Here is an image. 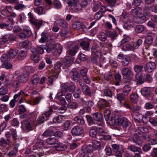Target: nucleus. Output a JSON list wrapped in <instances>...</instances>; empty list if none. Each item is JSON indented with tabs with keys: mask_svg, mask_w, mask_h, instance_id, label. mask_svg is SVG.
Masks as SVG:
<instances>
[{
	"mask_svg": "<svg viewBox=\"0 0 157 157\" xmlns=\"http://www.w3.org/2000/svg\"><path fill=\"white\" fill-rule=\"evenodd\" d=\"M155 67V63L151 62L147 63L145 66L144 68L145 70L148 72H151Z\"/></svg>",
	"mask_w": 157,
	"mask_h": 157,
	"instance_id": "obj_13",
	"label": "nucleus"
},
{
	"mask_svg": "<svg viewBox=\"0 0 157 157\" xmlns=\"http://www.w3.org/2000/svg\"><path fill=\"white\" fill-rule=\"evenodd\" d=\"M131 88L128 85L124 86L122 89L123 93L126 96L128 95L129 92L131 91Z\"/></svg>",
	"mask_w": 157,
	"mask_h": 157,
	"instance_id": "obj_46",
	"label": "nucleus"
},
{
	"mask_svg": "<svg viewBox=\"0 0 157 157\" xmlns=\"http://www.w3.org/2000/svg\"><path fill=\"white\" fill-rule=\"evenodd\" d=\"M18 51L17 49L11 48L8 52V54L10 58H14L17 53H18Z\"/></svg>",
	"mask_w": 157,
	"mask_h": 157,
	"instance_id": "obj_34",
	"label": "nucleus"
},
{
	"mask_svg": "<svg viewBox=\"0 0 157 157\" xmlns=\"http://www.w3.org/2000/svg\"><path fill=\"white\" fill-rule=\"evenodd\" d=\"M113 151L115 153L124 150L121 145H120L117 144H113L112 145Z\"/></svg>",
	"mask_w": 157,
	"mask_h": 157,
	"instance_id": "obj_38",
	"label": "nucleus"
},
{
	"mask_svg": "<svg viewBox=\"0 0 157 157\" xmlns=\"http://www.w3.org/2000/svg\"><path fill=\"white\" fill-rule=\"evenodd\" d=\"M48 113L47 112L43 113L42 115L37 120V123L40 124L44 123L45 121L48 120L50 115L47 116L46 115V113Z\"/></svg>",
	"mask_w": 157,
	"mask_h": 157,
	"instance_id": "obj_16",
	"label": "nucleus"
},
{
	"mask_svg": "<svg viewBox=\"0 0 157 157\" xmlns=\"http://www.w3.org/2000/svg\"><path fill=\"white\" fill-rule=\"evenodd\" d=\"M86 117L89 126L95 124L96 123L94 121V120L91 116L87 115L86 116Z\"/></svg>",
	"mask_w": 157,
	"mask_h": 157,
	"instance_id": "obj_42",
	"label": "nucleus"
},
{
	"mask_svg": "<svg viewBox=\"0 0 157 157\" xmlns=\"http://www.w3.org/2000/svg\"><path fill=\"white\" fill-rule=\"evenodd\" d=\"M111 112L109 110H105L104 112V116L106 121H108L109 119Z\"/></svg>",
	"mask_w": 157,
	"mask_h": 157,
	"instance_id": "obj_57",
	"label": "nucleus"
},
{
	"mask_svg": "<svg viewBox=\"0 0 157 157\" xmlns=\"http://www.w3.org/2000/svg\"><path fill=\"white\" fill-rule=\"evenodd\" d=\"M63 117L59 115L56 117L54 118L53 121L55 123H60L62 122L63 121Z\"/></svg>",
	"mask_w": 157,
	"mask_h": 157,
	"instance_id": "obj_60",
	"label": "nucleus"
},
{
	"mask_svg": "<svg viewBox=\"0 0 157 157\" xmlns=\"http://www.w3.org/2000/svg\"><path fill=\"white\" fill-rule=\"evenodd\" d=\"M73 120L78 124L84 125L85 122L83 118L78 116L75 117L73 119Z\"/></svg>",
	"mask_w": 157,
	"mask_h": 157,
	"instance_id": "obj_27",
	"label": "nucleus"
},
{
	"mask_svg": "<svg viewBox=\"0 0 157 157\" xmlns=\"http://www.w3.org/2000/svg\"><path fill=\"white\" fill-rule=\"evenodd\" d=\"M130 61V57L128 56H125L123 57L121 63L124 66H126L129 64Z\"/></svg>",
	"mask_w": 157,
	"mask_h": 157,
	"instance_id": "obj_23",
	"label": "nucleus"
},
{
	"mask_svg": "<svg viewBox=\"0 0 157 157\" xmlns=\"http://www.w3.org/2000/svg\"><path fill=\"white\" fill-rule=\"evenodd\" d=\"M111 100H106L105 99H101L98 101V105L100 109L105 108L110 105Z\"/></svg>",
	"mask_w": 157,
	"mask_h": 157,
	"instance_id": "obj_8",
	"label": "nucleus"
},
{
	"mask_svg": "<svg viewBox=\"0 0 157 157\" xmlns=\"http://www.w3.org/2000/svg\"><path fill=\"white\" fill-rule=\"evenodd\" d=\"M127 149L128 150H130L133 152H138L139 153L141 152V149L140 147L136 146L134 145H131L128 146Z\"/></svg>",
	"mask_w": 157,
	"mask_h": 157,
	"instance_id": "obj_33",
	"label": "nucleus"
},
{
	"mask_svg": "<svg viewBox=\"0 0 157 157\" xmlns=\"http://www.w3.org/2000/svg\"><path fill=\"white\" fill-rule=\"evenodd\" d=\"M107 33H105L103 32H101L99 34V39L101 41H104L106 40L107 39Z\"/></svg>",
	"mask_w": 157,
	"mask_h": 157,
	"instance_id": "obj_56",
	"label": "nucleus"
},
{
	"mask_svg": "<svg viewBox=\"0 0 157 157\" xmlns=\"http://www.w3.org/2000/svg\"><path fill=\"white\" fill-rule=\"evenodd\" d=\"M122 49L125 51H130L133 50V48L131 44H126L121 45Z\"/></svg>",
	"mask_w": 157,
	"mask_h": 157,
	"instance_id": "obj_40",
	"label": "nucleus"
},
{
	"mask_svg": "<svg viewBox=\"0 0 157 157\" xmlns=\"http://www.w3.org/2000/svg\"><path fill=\"white\" fill-rule=\"evenodd\" d=\"M92 47L91 48L92 54L96 53L98 52L101 53L98 45L95 43L92 44Z\"/></svg>",
	"mask_w": 157,
	"mask_h": 157,
	"instance_id": "obj_24",
	"label": "nucleus"
},
{
	"mask_svg": "<svg viewBox=\"0 0 157 157\" xmlns=\"http://www.w3.org/2000/svg\"><path fill=\"white\" fill-rule=\"evenodd\" d=\"M71 131L72 135L78 136L81 135L83 133V130L82 127L76 126L72 129Z\"/></svg>",
	"mask_w": 157,
	"mask_h": 157,
	"instance_id": "obj_9",
	"label": "nucleus"
},
{
	"mask_svg": "<svg viewBox=\"0 0 157 157\" xmlns=\"http://www.w3.org/2000/svg\"><path fill=\"white\" fill-rule=\"evenodd\" d=\"M151 89L150 88L144 87L141 89V93L144 96L149 95L151 93Z\"/></svg>",
	"mask_w": 157,
	"mask_h": 157,
	"instance_id": "obj_44",
	"label": "nucleus"
},
{
	"mask_svg": "<svg viewBox=\"0 0 157 157\" xmlns=\"http://www.w3.org/2000/svg\"><path fill=\"white\" fill-rule=\"evenodd\" d=\"M44 146V143L41 141H39L36 142L34 145L33 147V150L34 151H37L38 150L41 149V145Z\"/></svg>",
	"mask_w": 157,
	"mask_h": 157,
	"instance_id": "obj_37",
	"label": "nucleus"
},
{
	"mask_svg": "<svg viewBox=\"0 0 157 157\" xmlns=\"http://www.w3.org/2000/svg\"><path fill=\"white\" fill-rule=\"evenodd\" d=\"M142 40L140 39H139L137 41L135 42L133 44V49H137L142 44Z\"/></svg>",
	"mask_w": 157,
	"mask_h": 157,
	"instance_id": "obj_50",
	"label": "nucleus"
},
{
	"mask_svg": "<svg viewBox=\"0 0 157 157\" xmlns=\"http://www.w3.org/2000/svg\"><path fill=\"white\" fill-rule=\"evenodd\" d=\"M121 73L122 76L126 79L132 80L133 78L134 74L131 70L127 67L122 68Z\"/></svg>",
	"mask_w": 157,
	"mask_h": 157,
	"instance_id": "obj_2",
	"label": "nucleus"
},
{
	"mask_svg": "<svg viewBox=\"0 0 157 157\" xmlns=\"http://www.w3.org/2000/svg\"><path fill=\"white\" fill-rule=\"evenodd\" d=\"M141 76H142L144 82L145 81L148 82H151L152 81L153 78L151 75L149 74L142 73Z\"/></svg>",
	"mask_w": 157,
	"mask_h": 157,
	"instance_id": "obj_26",
	"label": "nucleus"
},
{
	"mask_svg": "<svg viewBox=\"0 0 157 157\" xmlns=\"http://www.w3.org/2000/svg\"><path fill=\"white\" fill-rule=\"evenodd\" d=\"M130 98L132 102L136 103L138 101V96L136 94H132L131 95Z\"/></svg>",
	"mask_w": 157,
	"mask_h": 157,
	"instance_id": "obj_62",
	"label": "nucleus"
},
{
	"mask_svg": "<svg viewBox=\"0 0 157 157\" xmlns=\"http://www.w3.org/2000/svg\"><path fill=\"white\" fill-rule=\"evenodd\" d=\"M46 142L50 145H54L58 142V140L55 137H49L46 140Z\"/></svg>",
	"mask_w": 157,
	"mask_h": 157,
	"instance_id": "obj_32",
	"label": "nucleus"
},
{
	"mask_svg": "<svg viewBox=\"0 0 157 157\" xmlns=\"http://www.w3.org/2000/svg\"><path fill=\"white\" fill-rule=\"evenodd\" d=\"M41 35L42 37L39 41L41 43L45 42L49 37L48 33L46 31H44L41 33Z\"/></svg>",
	"mask_w": 157,
	"mask_h": 157,
	"instance_id": "obj_25",
	"label": "nucleus"
},
{
	"mask_svg": "<svg viewBox=\"0 0 157 157\" xmlns=\"http://www.w3.org/2000/svg\"><path fill=\"white\" fill-rule=\"evenodd\" d=\"M9 143V142L3 138H2L0 139V146L1 147H5Z\"/></svg>",
	"mask_w": 157,
	"mask_h": 157,
	"instance_id": "obj_64",
	"label": "nucleus"
},
{
	"mask_svg": "<svg viewBox=\"0 0 157 157\" xmlns=\"http://www.w3.org/2000/svg\"><path fill=\"white\" fill-rule=\"evenodd\" d=\"M132 141L136 145L140 147H141L142 145V142L141 138L136 133H135L132 137Z\"/></svg>",
	"mask_w": 157,
	"mask_h": 157,
	"instance_id": "obj_12",
	"label": "nucleus"
},
{
	"mask_svg": "<svg viewBox=\"0 0 157 157\" xmlns=\"http://www.w3.org/2000/svg\"><path fill=\"white\" fill-rule=\"evenodd\" d=\"M74 59L72 58L67 57L65 58L62 61L63 63V69L70 67Z\"/></svg>",
	"mask_w": 157,
	"mask_h": 157,
	"instance_id": "obj_11",
	"label": "nucleus"
},
{
	"mask_svg": "<svg viewBox=\"0 0 157 157\" xmlns=\"http://www.w3.org/2000/svg\"><path fill=\"white\" fill-rule=\"evenodd\" d=\"M53 5L54 7L57 9H61L62 7L61 2L58 0H54L53 2Z\"/></svg>",
	"mask_w": 157,
	"mask_h": 157,
	"instance_id": "obj_51",
	"label": "nucleus"
},
{
	"mask_svg": "<svg viewBox=\"0 0 157 157\" xmlns=\"http://www.w3.org/2000/svg\"><path fill=\"white\" fill-rule=\"evenodd\" d=\"M105 60L104 57H101V53L98 52L96 53L92 54L91 61L94 64L102 67V63Z\"/></svg>",
	"mask_w": 157,
	"mask_h": 157,
	"instance_id": "obj_1",
	"label": "nucleus"
},
{
	"mask_svg": "<svg viewBox=\"0 0 157 157\" xmlns=\"http://www.w3.org/2000/svg\"><path fill=\"white\" fill-rule=\"evenodd\" d=\"M21 128L27 132L33 130V128L32 127L29 121L24 120L21 122Z\"/></svg>",
	"mask_w": 157,
	"mask_h": 157,
	"instance_id": "obj_10",
	"label": "nucleus"
},
{
	"mask_svg": "<svg viewBox=\"0 0 157 157\" xmlns=\"http://www.w3.org/2000/svg\"><path fill=\"white\" fill-rule=\"evenodd\" d=\"M151 9L150 6H145L143 8V12L146 16L150 17L152 14Z\"/></svg>",
	"mask_w": 157,
	"mask_h": 157,
	"instance_id": "obj_31",
	"label": "nucleus"
},
{
	"mask_svg": "<svg viewBox=\"0 0 157 157\" xmlns=\"http://www.w3.org/2000/svg\"><path fill=\"white\" fill-rule=\"evenodd\" d=\"M22 31L25 33L27 37H29L31 35V32L30 29L28 27H26L22 30Z\"/></svg>",
	"mask_w": 157,
	"mask_h": 157,
	"instance_id": "obj_55",
	"label": "nucleus"
},
{
	"mask_svg": "<svg viewBox=\"0 0 157 157\" xmlns=\"http://www.w3.org/2000/svg\"><path fill=\"white\" fill-rule=\"evenodd\" d=\"M87 70L86 68H84L80 70V74L83 79L87 84H89L90 82V80L87 75Z\"/></svg>",
	"mask_w": 157,
	"mask_h": 157,
	"instance_id": "obj_5",
	"label": "nucleus"
},
{
	"mask_svg": "<svg viewBox=\"0 0 157 157\" xmlns=\"http://www.w3.org/2000/svg\"><path fill=\"white\" fill-rule=\"evenodd\" d=\"M143 68V66L138 65H136L134 67V71L137 74L141 72L142 71Z\"/></svg>",
	"mask_w": 157,
	"mask_h": 157,
	"instance_id": "obj_61",
	"label": "nucleus"
},
{
	"mask_svg": "<svg viewBox=\"0 0 157 157\" xmlns=\"http://www.w3.org/2000/svg\"><path fill=\"white\" fill-rule=\"evenodd\" d=\"M83 93L88 96L91 97V92L90 88L88 86H85L84 88L81 89Z\"/></svg>",
	"mask_w": 157,
	"mask_h": 157,
	"instance_id": "obj_36",
	"label": "nucleus"
},
{
	"mask_svg": "<svg viewBox=\"0 0 157 157\" xmlns=\"http://www.w3.org/2000/svg\"><path fill=\"white\" fill-rule=\"evenodd\" d=\"M131 13L132 15L135 17V18H136L141 13L139 12L138 8H136L132 10Z\"/></svg>",
	"mask_w": 157,
	"mask_h": 157,
	"instance_id": "obj_54",
	"label": "nucleus"
},
{
	"mask_svg": "<svg viewBox=\"0 0 157 157\" xmlns=\"http://www.w3.org/2000/svg\"><path fill=\"white\" fill-rule=\"evenodd\" d=\"M27 54L26 51H21L18 53L17 58L19 60L24 59L26 57Z\"/></svg>",
	"mask_w": 157,
	"mask_h": 157,
	"instance_id": "obj_29",
	"label": "nucleus"
},
{
	"mask_svg": "<svg viewBox=\"0 0 157 157\" xmlns=\"http://www.w3.org/2000/svg\"><path fill=\"white\" fill-rule=\"evenodd\" d=\"M134 20L136 23H144L146 19L144 15L141 13L136 18H135Z\"/></svg>",
	"mask_w": 157,
	"mask_h": 157,
	"instance_id": "obj_15",
	"label": "nucleus"
},
{
	"mask_svg": "<svg viewBox=\"0 0 157 157\" xmlns=\"http://www.w3.org/2000/svg\"><path fill=\"white\" fill-rule=\"evenodd\" d=\"M58 104L57 102H53L51 103L50 107L49 110L47 112L48 113H46V115L48 116L49 115H51L53 112V109H58Z\"/></svg>",
	"mask_w": 157,
	"mask_h": 157,
	"instance_id": "obj_17",
	"label": "nucleus"
},
{
	"mask_svg": "<svg viewBox=\"0 0 157 157\" xmlns=\"http://www.w3.org/2000/svg\"><path fill=\"white\" fill-rule=\"evenodd\" d=\"M117 0H105V2L110 5L109 6L111 7V10L112 11L114 10L113 7H114L115 4Z\"/></svg>",
	"mask_w": 157,
	"mask_h": 157,
	"instance_id": "obj_52",
	"label": "nucleus"
},
{
	"mask_svg": "<svg viewBox=\"0 0 157 157\" xmlns=\"http://www.w3.org/2000/svg\"><path fill=\"white\" fill-rule=\"evenodd\" d=\"M130 40V38L128 36L124 35L123 39L119 44L118 47H121V45L127 44V43Z\"/></svg>",
	"mask_w": 157,
	"mask_h": 157,
	"instance_id": "obj_28",
	"label": "nucleus"
},
{
	"mask_svg": "<svg viewBox=\"0 0 157 157\" xmlns=\"http://www.w3.org/2000/svg\"><path fill=\"white\" fill-rule=\"evenodd\" d=\"M90 43L88 40H82L80 42V45L83 49L87 51H89Z\"/></svg>",
	"mask_w": 157,
	"mask_h": 157,
	"instance_id": "obj_18",
	"label": "nucleus"
},
{
	"mask_svg": "<svg viewBox=\"0 0 157 157\" xmlns=\"http://www.w3.org/2000/svg\"><path fill=\"white\" fill-rule=\"evenodd\" d=\"M55 23L63 28H66L68 27V25L67 22L64 20L58 19L55 21Z\"/></svg>",
	"mask_w": 157,
	"mask_h": 157,
	"instance_id": "obj_21",
	"label": "nucleus"
},
{
	"mask_svg": "<svg viewBox=\"0 0 157 157\" xmlns=\"http://www.w3.org/2000/svg\"><path fill=\"white\" fill-rule=\"evenodd\" d=\"M29 75L27 71L25 70L21 74L19 79V82L25 83L28 79L29 76Z\"/></svg>",
	"mask_w": 157,
	"mask_h": 157,
	"instance_id": "obj_14",
	"label": "nucleus"
},
{
	"mask_svg": "<svg viewBox=\"0 0 157 157\" xmlns=\"http://www.w3.org/2000/svg\"><path fill=\"white\" fill-rule=\"evenodd\" d=\"M31 60L36 63H37L40 59V57L36 53H33L31 55Z\"/></svg>",
	"mask_w": 157,
	"mask_h": 157,
	"instance_id": "obj_59",
	"label": "nucleus"
},
{
	"mask_svg": "<svg viewBox=\"0 0 157 157\" xmlns=\"http://www.w3.org/2000/svg\"><path fill=\"white\" fill-rule=\"evenodd\" d=\"M93 118L94 120L97 121H100L102 120L103 118L102 114L98 112L94 113L92 114Z\"/></svg>",
	"mask_w": 157,
	"mask_h": 157,
	"instance_id": "obj_30",
	"label": "nucleus"
},
{
	"mask_svg": "<svg viewBox=\"0 0 157 157\" xmlns=\"http://www.w3.org/2000/svg\"><path fill=\"white\" fill-rule=\"evenodd\" d=\"M29 21L32 25L37 29H39L42 25H44L47 24H48V23L45 22L44 21H37L35 20L30 19Z\"/></svg>",
	"mask_w": 157,
	"mask_h": 157,
	"instance_id": "obj_6",
	"label": "nucleus"
},
{
	"mask_svg": "<svg viewBox=\"0 0 157 157\" xmlns=\"http://www.w3.org/2000/svg\"><path fill=\"white\" fill-rule=\"evenodd\" d=\"M91 143L93 145L94 149H95L96 150L100 149L101 144L99 141L95 140H92Z\"/></svg>",
	"mask_w": 157,
	"mask_h": 157,
	"instance_id": "obj_43",
	"label": "nucleus"
},
{
	"mask_svg": "<svg viewBox=\"0 0 157 157\" xmlns=\"http://www.w3.org/2000/svg\"><path fill=\"white\" fill-rule=\"evenodd\" d=\"M123 27L126 29L128 30H130L131 29L133 28V23L130 20L128 21L125 23L123 25Z\"/></svg>",
	"mask_w": 157,
	"mask_h": 157,
	"instance_id": "obj_41",
	"label": "nucleus"
},
{
	"mask_svg": "<svg viewBox=\"0 0 157 157\" xmlns=\"http://www.w3.org/2000/svg\"><path fill=\"white\" fill-rule=\"evenodd\" d=\"M8 92V89L7 86H2L0 89V95H5Z\"/></svg>",
	"mask_w": 157,
	"mask_h": 157,
	"instance_id": "obj_63",
	"label": "nucleus"
},
{
	"mask_svg": "<svg viewBox=\"0 0 157 157\" xmlns=\"http://www.w3.org/2000/svg\"><path fill=\"white\" fill-rule=\"evenodd\" d=\"M134 29L136 33H140L144 31L145 27L143 25H138L135 26Z\"/></svg>",
	"mask_w": 157,
	"mask_h": 157,
	"instance_id": "obj_35",
	"label": "nucleus"
},
{
	"mask_svg": "<svg viewBox=\"0 0 157 157\" xmlns=\"http://www.w3.org/2000/svg\"><path fill=\"white\" fill-rule=\"evenodd\" d=\"M94 150L93 146L91 144L85 146L82 148L83 152L88 153H92Z\"/></svg>",
	"mask_w": 157,
	"mask_h": 157,
	"instance_id": "obj_22",
	"label": "nucleus"
},
{
	"mask_svg": "<svg viewBox=\"0 0 157 157\" xmlns=\"http://www.w3.org/2000/svg\"><path fill=\"white\" fill-rule=\"evenodd\" d=\"M0 28L2 29H6L10 30L12 29L13 26H10L8 23L5 21V23L2 22L0 23Z\"/></svg>",
	"mask_w": 157,
	"mask_h": 157,
	"instance_id": "obj_39",
	"label": "nucleus"
},
{
	"mask_svg": "<svg viewBox=\"0 0 157 157\" xmlns=\"http://www.w3.org/2000/svg\"><path fill=\"white\" fill-rule=\"evenodd\" d=\"M97 134V127H92L89 131L90 136L93 137H95Z\"/></svg>",
	"mask_w": 157,
	"mask_h": 157,
	"instance_id": "obj_45",
	"label": "nucleus"
},
{
	"mask_svg": "<svg viewBox=\"0 0 157 157\" xmlns=\"http://www.w3.org/2000/svg\"><path fill=\"white\" fill-rule=\"evenodd\" d=\"M67 47L70 49V50L68 51V53L69 55L71 56H74L75 55L78 49V44L77 43L74 42L68 43Z\"/></svg>",
	"mask_w": 157,
	"mask_h": 157,
	"instance_id": "obj_3",
	"label": "nucleus"
},
{
	"mask_svg": "<svg viewBox=\"0 0 157 157\" xmlns=\"http://www.w3.org/2000/svg\"><path fill=\"white\" fill-rule=\"evenodd\" d=\"M73 29L78 30L81 29H83L86 28V26L82 23L78 21H75L72 25Z\"/></svg>",
	"mask_w": 157,
	"mask_h": 157,
	"instance_id": "obj_19",
	"label": "nucleus"
},
{
	"mask_svg": "<svg viewBox=\"0 0 157 157\" xmlns=\"http://www.w3.org/2000/svg\"><path fill=\"white\" fill-rule=\"evenodd\" d=\"M126 96L123 93H120L117 94L116 98L119 101H121L125 99Z\"/></svg>",
	"mask_w": 157,
	"mask_h": 157,
	"instance_id": "obj_49",
	"label": "nucleus"
},
{
	"mask_svg": "<svg viewBox=\"0 0 157 157\" xmlns=\"http://www.w3.org/2000/svg\"><path fill=\"white\" fill-rule=\"evenodd\" d=\"M70 74L71 76V79L74 81H78L80 77L79 72L75 68L73 69L71 71Z\"/></svg>",
	"mask_w": 157,
	"mask_h": 157,
	"instance_id": "obj_7",
	"label": "nucleus"
},
{
	"mask_svg": "<svg viewBox=\"0 0 157 157\" xmlns=\"http://www.w3.org/2000/svg\"><path fill=\"white\" fill-rule=\"evenodd\" d=\"M129 15L127 12L124 11L121 15V18L123 20L125 21V20L128 21L129 19Z\"/></svg>",
	"mask_w": 157,
	"mask_h": 157,
	"instance_id": "obj_58",
	"label": "nucleus"
},
{
	"mask_svg": "<svg viewBox=\"0 0 157 157\" xmlns=\"http://www.w3.org/2000/svg\"><path fill=\"white\" fill-rule=\"evenodd\" d=\"M118 124L122 125L123 128L126 132H128L132 125L131 123L125 118L119 119Z\"/></svg>",
	"mask_w": 157,
	"mask_h": 157,
	"instance_id": "obj_4",
	"label": "nucleus"
},
{
	"mask_svg": "<svg viewBox=\"0 0 157 157\" xmlns=\"http://www.w3.org/2000/svg\"><path fill=\"white\" fill-rule=\"evenodd\" d=\"M45 49V46L44 45H41L38 46L36 48V53L40 54H43Z\"/></svg>",
	"mask_w": 157,
	"mask_h": 157,
	"instance_id": "obj_48",
	"label": "nucleus"
},
{
	"mask_svg": "<svg viewBox=\"0 0 157 157\" xmlns=\"http://www.w3.org/2000/svg\"><path fill=\"white\" fill-rule=\"evenodd\" d=\"M106 33L107 36L110 37L111 40L113 41L118 36L117 32L116 30H114L112 32L107 31Z\"/></svg>",
	"mask_w": 157,
	"mask_h": 157,
	"instance_id": "obj_20",
	"label": "nucleus"
},
{
	"mask_svg": "<svg viewBox=\"0 0 157 157\" xmlns=\"http://www.w3.org/2000/svg\"><path fill=\"white\" fill-rule=\"evenodd\" d=\"M120 118H119L117 117H116L115 115H113L111 117H109V119L108 120V121H110L111 123L112 124H115V122H117L118 123L119 119Z\"/></svg>",
	"mask_w": 157,
	"mask_h": 157,
	"instance_id": "obj_53",
	"label": "nucleus"
},
{
	"mask_svg": "<svg viewBox=\"0 0 157 157\" xmlns=\"http://www.w3.org/2000/svg\"><path fill=\"white\" fill-rule=\"evenodd\" d=\"M40 78L38 75L35 74L33 75L31 78V82L33 84H36L39 81Z\"/></svg>",
	"mask_w": 157,
	"mask_h": 157,
	"instance_id": "obj_47",
	"label": "nucleus"
}]
</instances>
